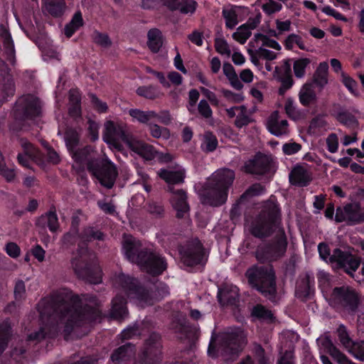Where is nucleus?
I'll return each mask as SVG.
<instances>
[{
  "instance_id": "obj_21",
  "label": "nucleus",
  "mask_w": 364,
  "mask_h": 364,
  "mask_svg": "<svg viewBox=\"0 0 364 364\" xmlns=\"http://www.w3.org/2000/svg\"><path fill=\"white\" fill-rule=\"evenodd\" d=\"M129 148L146 160H152L157 153L152 145L141 141H129Z\"/></svg>"
},
{
  "instance_id": "obj_47",
  "label": "nucleus",
  "mask_w": 364,
  "mask_h": 364,
  "mask_svg": "<svg viewBox=\"0 0 364 364\" xmlns=\"http://www.w3.org/2000/svg\"><path fill=\"white\" fill-rule=\"evenodd\" d=\"M223 16L225 19V25L228 28L232 29L238 23L237 15L233 9H223Z\"/></svg>"
},
{
  "instance_id": "obj_64",
  "label": "nucleus",
  "mask_w": 364,
  "mask_h": 364,
  "mask_svg": "<svg viewBox=\"0 0 364 364\" xmlns=\"http://www.w3.org/2000/svg\"><path fill=\"white\" fill-rule=\"evenodd\" d=\"M198 112L205 119L210 118L212 117V109L210 107L209 104L205 100L200 101L198 105Z\"/></svg>"
},
{
  "instance_id": "obj_36",
  "label": "nucleus",
  "mask_w": 364,
  "mask_h": 364,
  "mask_svg": "<svg viewBox=\"0 0 364 364\" xmlns=\"http://www.w3.org/2000/svg\"><path fill=\"white\" fill-rule=\"evenodd\" d=\"M129 115L141 124H147L154 117L156 116L154 111H143L139 109H131L129 110Z\"/></svg>"
},
{
  "instance_id": "obj_30",
  "label": "nucleus",
  "mask_w": 364,
  "mask_h": 364,
  "mask_svg": "<svg viewBox=\"0 0 364 364\" xmlns=\"http://www.w3.org/2000/svg\"><path fill=\"white\" fill-rule=\"evenodd\" d=\"M251 314L253 317L257 318L258 320L262 321H266L267 323L272 322L275 317L271 310L267 309L262 304H257L252 308Z\"/></svg>"
},
{
  "instance_id": "obj_14",
  "label": "nucleus",
  "mask_w": 364,
  "mask_h": 364,
  "mask_svg": "<svg viewBox=\"0 0 364 364\" xmlns=\"http://www.w3.org/2000/svg\"><path fill=\"white\" fill-rule=\"evenodd\" d=\"M272 162L269 156L259 152L245 163V171L252 175L262 176L270 171Z\"/></svg>"
},
{
  "instance_id": "obj_61",
  "label": "nucleus",
  "mask_w": 364,
  "mask_h": 364,
  "mask_svg": "<svg viewBox=\"0 0 364 364\" xmlns=\"http://www.w3.org/2000/svg\"><path fill=\"white\" fill-rule=\"evenodd\" d=\"M95 42L105 48L109 47L112 45V41L107 34L102 33L96 31L95 33Z\"/></svg>"
},
{
  "instance_id": "obj_1",
  "label": "nucleus",
  "mask_w": 364,
  "mask_h": 364,
  "mask_svg": "<svg viewBox=\"0 0 364 364\" xmlns=\"http://www.w3.org/2000/svg\"><path fill=\"white\" fill-rule=\"evenodd\" d=\"M82 299L68 289L53 293L50 298L43 299L38 305L43 326L39 331L28 335L29 341H40L53 338L63 328L65 339L73 331L100 318L97 299L94 295L82 294Z\"/></svg>"
},
{
  "instance_id": "obj_18",
  "label": "nucleus",
  "mask_w": 364,
  "mask_h": 364,
  "mask_svg": "<svg viewBox=\"0 0 364 364\" xmlns=\"http://www.w3.org/2000/svg\"><path fill=\"white\" fill-rule=\"evenodd\" d=\"M218 299L222 306H235L239 299L238 289L236 287H223L219 289Z\"/></svg>"
},
{
  "instance_id": "obj_35",
  "label": "nucleus",
  "mask_w": 364,
  "mask_h": 364,
  "mask_svg": "<svg viewBox=\"0 0 364 364\" xmlns=\"http://www.w3.org/2000/svg\"><path fill=\"white\" fill-rule=\"evenodd\" d=\"M136 92L138 95L148 100H155L164 95L159 88L154 85L140 86Z\"/></svg>"
},
{
  "instance_id": "obj_29",
  "label": "nucleus",
  "mask_w": 364,
  "mask_h": 364,
  "mask_svg": "<svg viewBox=\"0 0 364 364\" xmlns=\"http://www.w3.org/2000/svg\"><path fill=\"white\" fill-rule=\"evenodd\" d=\"M84 24V21L80 11H77L73 15L71 21L65 26L64 34L67 38H70L74 33Z\"/></svg>"
},
{
  "instance_id": "obj_59",
  "label": "nucleus",
  "mask_w": 364,
  "mask_h": 364,
  "mask_svg": "<svg viewBox=\"0 0 364 364\" xmlns=\"http://www.w3.org/2000/svg\"><path fill=\"white\" fill-rule=\"evenodd\" d=\"M215 48L216 51L222 55L230 56L231 54L229 46L225 40L216 38L215 41Z\"/></svg>"
},
{
  "instance_id": "obj_22",
  "label": "nucleus",
  "mask_w": 364,
  "mask_h": 364,
  "mask_svg": "<svg viewBox=\"0 0 364 364\" xmlns=\"http://www.w3.org/2000/svg\"><path fill=\"white\" fill-rule=\"evenodd\" d=\"M126 304V299L122 296L117 295L112 301L110 316L117 320L123 319L127 314Z\"/></svg>"
},
{
  "instance_id": "obj_16",
  "label": "nucleus",
  "mask_w": 364,
  "mask_h": 364,
  "mask_svg": "<svg viewBox=\"0 0 364 364\" xmlns=\"http://www.w3.org/2000/svg\"><path fill=\"white\" fill-rule=\"evenodd\" d=\"M186 192L183 189H177L171 198L173 208L176 211V218L182 219L188 213L190 208L187 202Z\"/></svg>"
},
{
  "instance_id": "obj_50",
  "label": "nucleus",
  "mask_w": 364,
  "mask_h": 364,
  "mask_svg": "<svg viewBox=\"0 0 364 364\" xmlns=\"http://www.w3.org/2000/svg\"><path fill=\"white\" fill-rule=\"evenodd\" d=\"M204 146L203 150L206 152L214 151L218 146V139L215 135L211 132H206L204 135Z\"/></svg>"
},
{
  "instance_id": "obj_8",
  "label": "nucleus",
  "mask_w": 364,
  "mask_h": 364,
  "mask_svg": "<svg viewBox=\"0 0 364 364\" xmlns=\"http://www.w3.org/2000/svg\"><path fill=\"white\" fill-rule=\"evenodd\" d=\"M89 172L102 186L108 189L114 186L119 175L116 165L107 158H100L91 164Z\"/></svg>"
},
{
  "instance_id": "obj_32",
  "label": "nucleus",
  "mask_w": 364,
  "mask_h": 364,
  "mask_svg": "<svg viewBox=\"0 0 364 364\" xmlns=\"http://www.w3.org/2000/svg\"><path fill=\"white\" fill-rule=\"evenodd\" d=\"M65 145L70 153L77 149L80 143V134L73 128H67L64 134Z\"/></svg>"
},
{
  "instance_id": "obj_58",
  "label": "nucleus",
  "mask_w": 364,
  "mask_h": 364,
  "mask_svg": "<svg viewBox=\"0 0 364 364\" xmlns=\"http://www.w3.org/2000/svg\"><path fill=\"white\" fill-rule=\"evenodd\" d=\"M264 188L260 183H255L250 186L247 191L240 196V200H242L247 196H254L261 194Z\"/></svg>"
},
{
  "instance_id": "obj_6",
  "label": "nucleus",
  "mask_w": 364,
  "mask_h": 364,
  "mask_svg": "<svg viewBox=\"0 0 364 364\" xmlns=\"http://www.w3.org/2000/svg\"><path fill=\"white\" fill-rule=\"evenodd\" d=\"M117 282L129 296L135 297L140 302L148 305H152L156 301L168 294V287L161 282H156L154 285L156 290L153 291L140 285L136 279L124 274L118 275Z\"/></svg>"
},
{
  "instance_id": "obj_37",
  "label": "nucleus",
  "mask_w": 364,
  "mask_h": 364,
  "mask_svg": "<svg viewBox=\"0 0 364 364\" xmlns=\"http://www.w3.org/2000/svg\"><path fill=\"white\" fill-rule=\"evenodd\" d=\"M279 119V112L274 111L271 114L268 120V129L275 136H281L286 134L284 129L281 127Z\"/></svg>"
},
{
  "instance_id": "obj_10",
  "label": "nucleus",
  "mask_w": 364,
  "mask_h": 364,
  "mask_svg": "<svg viewBox=\"0 0 364 364\" xmlns=\"http://www.w3.org/2000/svg\"><path fill=\"white\" fill-rule=\"evenodd\" d=\"M41 102L38 98L33 95L21 97L14 107V117L16 120L24 121L40 115Z\"/></svg>"
},
{
  "instance_id": "obj_26",
  "label": "nucleus",
  "mask_w": 364,
  "mask_h": 364,
  "mask_svg": "<svg viewBox=\"0 0 364 364\" xmlns=\"http://www.w3.org/2000/svg\"><path fill=\"white\" fill-rule=\"evenodd\" d=\"M66 5L64 0H45L44 9L53 17L61 16L65 10Z\"/></svg>"
},
{
  "instance_id": "obj_42",
  "label": "nucleus",
  "mask_w": 364,
  "mask_h": 364,
  "mask_svg": "<svg viewBox=\"0 0 364 364\" xmlns=\"http://www.w3.org/2000/svg\"><path fill=\"white\" fill-rule=\"evenodd\" d=\"M337 333L342 345L349 350L355 342L350 338L346 327L343 324L339 325L337 328Z\"/></svg>"
},
{
  "instance_id": "obj_24",
  "label": "nucleus",
  "mask_w": 364,
  "mask_h": 364,
  "mask_svg": "<svg viewBox=\"0 0 364 364\" xmlns=\"http://www.w3.org/2000/svg\"><path fill=\"white\" fill-rule=\"evenodd\" d=\"M312 293L311 288V278L309 274H306L304 277L298 282L295 295L302 301L308 299Z\"/></svg>"
},
{
  "instance_id": "obj_41",
  "label": "nucleus",
  "mask_w": 364,
  "mask_h": 364,
  "mask_svg": "<svg viewBox=\"0 0 364 364\" xmlns=\"http://www.w3.org/2000/svg\"><path fill=\"white\" fill-rule=\"evenodd\" d=\"M252 33L248 25L243 24L237 28V31L232 34V38L241 44H244L250 37Z\"/></svg>"
},
{
  "instance_id": "obj_60",
  "label": "nucleus",
  "mask_w": 364,
  "mask_h": 364,
  "mask_svg": "<svg viewBox=\"0 0 364 364\" xmlns=\"http://www.w3.org/2000/svg\"><path fill=\"white\" fill-rule=\"evenodd\" d=\"M296 262H297V257L296 255H292L285 262V269H284L285 275H289L291 277L294 275Z\"/></svg>"
},
{
  "instance_id": "obj_15",
  "label": "nucleus",
  "mask_w": 364,
  "mask_h": 364,
  "mask_svg": "<svg viewBox=\"0 0 364 364\" xmlns=\"http://www.w3.org/2000/svg\"><path fill=\"white\" fill-rule=\"evenodd\" d=\"M70 154L75 162L80 167L84 168V166L86 165L88 171L91 164L94 163L95 161H98L100 159V157L96 156V152L91 146H86L82 149H76Z\"/></svg>"
},
{
  "instance_id": "obj_44",
  "label": "nucleus",
  "mask_w": 364,
  "mask_h": 364,
  "mask_svg": "<svg viewBox=\"0 0 364 364\" xmlns=\"http://www.w3.org/2000/svg\"><path fill=\"white\" fill-rule=\"evenodd\" d=\"M147 211L157 218H163L165 214L164 205L156 201H150L147 203Z\"/></svg>"
},
{
  "instance_id": "obj_13",
  "label": "nucleus",
  "mask_w": 364,
  "mask_h": 364,
  "mask_svg": "<svg viewBox=\"0 0 364 364\" xmlns=\"http://www.w3.org/2000/svg\"><path fill=\"white\" fill-rule=\"evenodd\" d=\"M181 259L184 264L193 267L202 262L204 257V249L198 239L188 242L186 249L181 251Z\"/></svg>"
},
{
  "instance_id": "obj_40",
  "label": "nucleus",
  "mask_w": 364,
  "mask_h": 364,
  "mask_svg": "<svg viewBox=\"0 0 364 364\" xmlns=\"http://www.w3.org/2000/svg\"><path fill=\"white\" fill-rule=\"evenodd\" d=\"M149 129L151 136L156 139L162 136L165 139H168L171 136L170 130L168 128L160 127L156 124H149Z\"/></svg>"
},
{
  "instance_id": "obj_63",
  "label": "nucleus",
  "mask_w": 364,
  "mask_h": 364,
  "mask_svg": "<svg viewBox=\"0 0 364 364\" xmlns=\"http://www.w3.org/2000/svg\"><path fill=\"white\" fill-rule=\"evenodd\" d=\"M285 112L288 117L294 120H296L299 117V113L296 110V108L293 105V100L291 98H288L286 101L284 106Z\"/></svg>"
},
{
  "instance_id": "obj_49",
  "label": "nucleus",
  "mask_w": 364,
  "mask_h": 364,
  "mask_svg": "<svg viewBox=\"0 0 364 364\" xmlns=\"http://www.w3.org/2000/svg\"><path fill=\"white\" fill-rule=\"evenodd\" d=\"M11 69L8 65L4 61L0 60V73L3 77L4 80L6 81L5 85L8 86L9 89H12L14 87L12 75L10 73Z\"/></svg>"
},
{
  "instance_id": "obj_17",
  "label": "nucleus",
  "mask_w": 364,
  "mask_h": 364,
  "mask_svg": "<svg viewBox=\"0 0 364 364\" xmlns=\"http://www.w3.org/2000/svg\"><path fill=\"white\" fill-rule=\"evenodd\" d=\"M344 210L348 215V225L364 223V208L360 203H348L344 206Z\"/></svg>"
},
{
  "instance_id": "obj_33",
  "label": "nucleus",
  "mask_w": 364,
  "mask_h": 364,
  "mask_svg": "<svg viewBox=\"0 0 364 364\" xmlns=\"http://www.w3.org/2000/svg\"><path fill=\"white\" fill-rule=\"evenodd\" d=\"M117 133V129L114 123L112 121H107L105 124L104 140L107 144L114 145L116 148L119 149L121 145L115 139Z\"/></svg>"
},
{
  "instance_id": "obj_4",
  "label": "nucleus",
  "mask_w": 364,
  "mask_h": 364,
  "mask_svg": "<svg viewBox=\"0 0 364 364\" xmlns=\"http://www.w3.org/2000/svg\"><path fill=\"white\" fill-rule=\"evenodd\" d=\"M122 248L127 259L139 265L152 276L160 275L166 269V262L157 253L143 248L141 242L132 235H124Z\"/></svg>"
},
{
  "instance_id": "obj_38",
  "label": "nucleus",
  "mask_w": 364,
  "mask_h": 364,
  "mask_svg": "<svg viewBox=\"0 0 364 364\" xmlns=\"http://www.w3.org/2000/svg\"><path fill=\"white\" fill-rule=\"evenodd\" d=\"M319 346L328 353L333 358L338 355L340 350L333 345L328 336H321L317 339Z\"/></svg>"
},
{
  "instance_id": "obj_51",
  "label": "nucleus",
  "mask_w": 364,
  "mask_h": 364,
  "mask_svg": "<svg viewBox=\"0 0 364 364\" xmlns=\"http://www.w3.org/2000/svg\"><path fill=\"white\" fill-rule=\"evenodd\" d=\"M337 119L342 124L347 126H358V122L355 117L351 113L343 112L338 114Z\"/></svg>"
},
{
  "instance_id": "obj_56",
  "label": "nucleus",
  "mask_w": 364,
  "mask_h": 364,
  "mask_svg": "<svg viewBox=\"0 0 364 364\" xmlns=\"http://www.w3.org/2000/svg\"><path fill=\"white\" fill-rule=\"evenodd\" d=\"M47 215H48V220H47L48 228H49V230L51 232H55L58 230V228L60 227L59 223H58V218L56 215V213L55 210H50V211L47 212Z\"/></svg>"
},
{
  "instance_id": "obj_12",
  "label": "nucleus",
  "mask_w": 364,
  "mask_h": 364,
  "mask_svg": "<svg viewBox=\"0 0 364 364\" xmlns=\"http://www.w3.org/2000/svg\"><path fill=\"white\" fill-rule=\"evenodd\" d=\"M334 301L349 314H355L360 304L357 292L348 287H336L333 291Z\"/></svg>"
},
{
  "instance_id": "obj_52",
  "label": "nucleus",
  "mask_w": 364,
  "mask_h": 364,
  "mask_svg": "<svg viewBox=\"0 0 364 364\" xmlns=\"http://www.w3.org/2000/svg\"><path fill=\"white\" fill-rule=\"evenodd\" d=\"M253 352L256 357L257 364H269V358L265 355L264 349L260 344L254 343Z\"/></svg>"
},
{
  "instance_id": "obj_19",
  "label": "nucleus",
  "mask_w": 364,
  "mask_h": 364,
  "mask_svg": "<svg viewBox=\"0 0 364 364\" xmlns=\"http://www.w3.org/2000/svg\"><path fill=\"white\" fill-rule=\"evenodd\" d=\"M135 351V346L132 343H127L113 351L111 355V360L115 364H121L132 358Z\"/></svg>"
},
{
  "instance_id": "obj_5",
  "label": "nucleus",
  "mask_w": 364,
  "mask_h": 364,
  "mask_svg": "<svg viewBox=\"0 0 364 364\" xmlns=\"http://www.w3.org/2000/svg\"><path fill=\"white\" fill-rule=\"evenodd\" d=\"M235 179V172L230 168L215 171L204 184L199 193L203 205L218 207L223 205L228 198V192Z\"/></svg>"
},
{
  "instance_id": "obj_28",
  "label": "nucleus",
  "mask_w": 364,
  "mask_h": 364,
  "mask_svg": "<svg viewBox=\"0 0 364 364\" xmlns=\"http://www.w3.org/2000/svg\"><path fill=\"white\" fill-rule=\"evenodd\" d=\"M328 70V64L326 62L321 63L317 67L314 76L313 82L317 86L322 89L327 83V75Z\"/></svg>"
},
{
  "instance_id": "obj_54",
  "label": "nucleus",
  "mask_w": 364,
  "mask_h": 364,
  "mask_svg": "<svg viewBox=\"0 0 364 364\" xmlns=\"http://www.w3.org/2000/svg\"><path fill=\"white\" fill-rule=\"evenodd\" d=\"M80 234V233L79 232H74V231L70 230L62 237L61 242L63 245H64L66 248H69L74 245L76 243L77 238H79Z\"/></svg>"
},
{
  "instance_id": "obj_45",
  "label": "nucleus",
  "mask_w": 364,
  "mask_h": 364,
  "mask_svg": "<svg viewBox=\"0 0 364 364\" xmlns=\"http://www.w3.org/2000/svg\"><path fill=\"white\" fill-rule=\"evenodd\" d=\"M310 63L311 60L309 58H301L295 60L293 66L295 76L299 78L302 77L305 74L306 68Z\"/></svg>"
},
{
  "instance_id": "obj_11",
  "label": "nucleus",
  "mask_w": 364,
  "mask_h": 364,
  "mask_svg": "<svg viewBox=\"0 0 364 364\" xmlns=\"http://www.w3.org/2000/svg\"><path fill=\"white\" fill-rule=\"evenodd\" d=\"M161 337L159 333L154 332L150 334L144 343L139 355L141 364H159L162 360Z\"/></svg>"
},
{
  "instance_id": "obj_20",
  "label": "nucleus",
  "mask_w": 364,
  "mask_h": 364,
  "mask_svg": "<svg viewBox=\"0 0 364 364\" xmlns=\"http://www.w3.org/2000/svg\"><path fill=\"white\" fill-rule=\"evenodd\" d=\"M289 182L294 186L304 187L311 181L309 171L301 166H295L289 173Z\"/></svg>"
},
{
  "instance_id": "obj_7",
  "label": "nucleus",
  "mask_w": 364,
  "mask_h": 364,
  "mask_svg": "<svg viewBox=\"0 0 364 364\" xmlns=\"http://www.w3.org/2000/svg\"><path fill=\"white\" fill-rule=\"evenodd\" d=\"M280 218L278 205L272 200H267L259 214L252 222L250 233L259 239L269 237L274 232Z\"/></svg>"
},
{
  "instance_id": "obj_23",
  "label": "nucleus",
  "mask_w": 364,
  "mask_h": 364,
  "mask_svg": "<svg viewBox=\"0 0 364 364\" xmlns=\"http://www.w3.org/2000/svg\"><path fill=\"white\" fill-rule=\"evenodd\" d=\"M147 46L154 53H157L164 43L161 31L158 28H151L147 33Z\"/></svg>"
},
{
  "instance_id": "obj_62",
  "label": "nucleus",
  "mask_w": 364,
  "mask_h": 364,
  "mask_svg": "<svg viewBox=\"0 0 364 364\" xmlns=\"http://www.w3.org/2000/svg\"><path fill=\"white\" fill-rule=\"evenodd\" d=\"M89 97H90L94 108L97 112L101 113L107 112L108 107L105 102H102L95 94L90 93Z\"/></svg>"
},
{
  "instance_id": "obj_3",
  "label": "nucleus",
  "mask_w": 364,
  "mask_h": 364,
  "mask_svg": "<svg viewBox=\"0 0 364 364\" xmlns=\"http://www.w3.org/2000/svg\"><path fill=\"white\" fill-rule=\"evenodd\" d=\"M79 238L82 242L78 245L77 252L71 259L72 267L78 278L90 284H99L102 281L100 270L94 264L95 256L88 250L85 242L95 240L102 241L105 234L93 227L87 226L83 228Z\"/></svg>"
},
{
  "instance_id": "obj_39",
  "label": "nucleus",
  "mask_w": 364,
  "mask_h": 364,
  "mask_svg": "<svg viewBox=\"0 0 364 364\" xmlns=\"http://www.w3.org/2000/svg\"><path fill=\"white\" fill-rule=\"evenodd\" d=\"M10 339V326L4 322L0 324V355L8 346Z\"/></svg>"
},
{
  "instance_id": "obj_55",
  "label": "nucleus",
  "mask_w": 364,
  "mask_h": 364,
  "mask_svg": "<svg viewBox=\"0 0 364 364\" xmlns=\"http://www.w3.org/2000/svg\"><path fill=\"white\" fill-rule=\"evenodd\" d=\"M14 294L16 300L21 301L26 298V285L23 280L18 279L16 281L14 289Z\"/></svg>"
},
{
  "instance_id": "obj_48",
  "label": "nucleus",
  "mask_w": 364,
  "mask_h": 364,
  "mask_svg": "<svg viewBox=\"0 0 364 364\" xmlns=\"http://www.w3.org/2000/svg\"><path fill=\"white\" fill-rule=\"evenodd\" d=\"M2 37L4 38V45L6 49L7 50V52L9 55L11 56L9 60L11 63H15V56H14V46L13 43V41L11 36V34L7 31H5L2 33Z\"/></svg>"
},
{
  "instance_id": "obj_27",
  "label": "nucleus",
  "mask_w": 364,
  "mask_h": 364,
  "mask_svg": "<svg viewBox=\"0 0 364 364\" xmlns=\"http://www.w3.org/2000/svg\"><path fill=\"white\" fill-rule=\"evenodd\" d=\"M160 177L168 184L183 183L185 178V171H168L166 169L161 170Z\"/></svg>"
},
{
  "instance_id": "obj_46",
  "label": "nucleus",
  "mask_w": 364,
  "mask_h": 364,
  "mask_svg": "<svg viewBox=\"0 0 364 364\" xmlns=\"http://www.w3.org/2000/svg\"><path fill=\"white\" fill-rule=\"evenodd\" d=\"M349 252L343 251L339 248H336L333 250L331 257H330V263L336 264L337 268H339L341 264L345 259H348Z\"/></svg>"
},
{
  "instance_id": "obj_2",
  "label": "nucleus",
  "mask_w": 364,
  "mask_h": 364,
  "mask_svg": "<svg viewBox=\"0 0 364 364\" xmlns=\"http://www.w3.org/2000/svg\"><path fill=\"white\" fill-rule=\"evenodd\" d=\"M287 244V237L282 232L271 241L257 246L255 252L257 260L261 264H269L252 265L245 272V277L251 287L274 304L278 302L277 276L274 267L270 263L284 256Z\"/></svg>"
},
{
  "instance_id": "obj_53",
  "label": "nucleus",
  "mask_w": 364,
  "mask_h": 364,
  "mask_svg": "<svg viewBox=\"0 0 364 364\" xmlns=\"http://www.w3.org/2000/svg\"><path fill=\"white\" fill-rule=\"evenodd\" d=\"M279 82H281V86L279 89V95H284L287 90L290 89L293 85L294 80L292 75H281L278 77Z\"/></svg>"
},
{
  "instance_id": "obj_43",
  "label": "nucleus",
  "mask_w": 364,
  "mask_h": 364,
  "mask_svg": "<svg viewBox=\"0 0 364 364\" xmlns=\"http://www.w3.org/2000/svg\"><path fill=\"white\" fill-rule=\"evenodd\" d=\"M178 9L181 14H193L196 9L197 2L194 0H178Z\"/></svg>"
},
{
  "instance_id": "obj_34",
  "label": "nucleus",
  "mask_w": 364,
  "mask_h": 364,
  "mask_svg": "<svg viewBox=\"0 0 364 364\" xmlns=\"http://www.w3.org/2000/svg\"><path fill=\"white\" fill-rule=\"evenodd\" d=\"M348 259H345L343 264H341L340 269H343L345 272L349 274L350 277H353V272H355L361 262V259L359 257H356L350 252L348 253Z\"/></svg>"
},
{
  "instance_id": "obj_57",
  "label": "nucleus",
  "mask_w": 364,
  "mask_h": 364,
  "mask_svg": "<svg viewBox=\"0 0 364 364\" xmlns=\"http://www.w3.org/2000/svg\"><path fill=\"white\" fill-rule=\"evenodd\" d=\"M349 352L359 360L364 361V341L355 342Z\"/></svg>"
},
{
  "instance_id": "obj_25",
  "label": "nucleus",
  "mask_w": 364,
  "mask_h": 364,
  "mask_svg": "<svg viewBox=\"0 0 364 364\" xmlns=\"http://www.w3.org/2000/svg\"><path fill=\"white\" fill-rule=\"evenodd\" d=\"M169 328L175 333L177 338L182 341L188 336L190 333V326L188 323L184 319L181 320L176 318L170 323Z\"/></svg>"
},
{
  "instance_id": "obj_31",
  "label": "nucleus",
  "mask_w": 364,
  "mask_h": 364,
  "mask_svg": "<svg viewBox=\"0 0 364 364\" xmlns=\"http://www.w3.org/2000/svg\"><path fill=\"white\" fill-rule=\"evenodd\" d=\"M316 95L312 89V85L310 83L305 84L299 92L301 103L304 106H309L310 104L316 102Z\"/></svg>"
},
{
  "instance_id": "obj_9",
  "label": "nucleus",
  "mask_w": 364,
  "mask_h": 364,
  "mask_svg": "<svg viewBox=\"0 0 364 364\" xmlns=\"http://www.w3.org/2000/svg\"><path fill=\"white\" fill-rule=\"evenodd\" d=\"M245 344V337L240 331L229 332L223 337L220 355L228 363L233 362L242 350Z\"/></svg>"
}]
</instances>
